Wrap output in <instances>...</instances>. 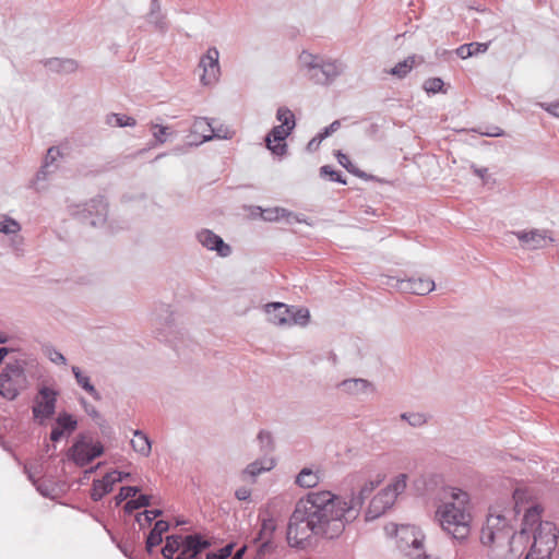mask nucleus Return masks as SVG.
Wrapping results in <instances>:
<instances>
[{
  "label": "nucleus",
  "instance_id": "nucleus-1",
  "mask_svg": "<svg viewBox=\"0 0 559 559\" xmlns=\"http://www.w3.org/2000/svg\"><path fill=\"white\" fill-rule=\"evenodd\" d=\"M542 506L528 504L525 492L516 489L508 506L491 507L480 540L489 547L490 559H518L528 546V527L539 519Z\"/></svg>",
  "mask_w": 559,
  "mask_h": 559
},
{
  "label": "nucleus",
  "instance_id": "nucleus-2",
  "mask_svg": "<svg viewBox=\"0 0 559 559\" xmlns=\"http://www.w3.org/2000/svg\"><path fill=\"white\" fill-rule=\"evenodd\" d=\"M334 493L328 490L309 492L297 501L287 525L290 547L305 548L312 537L334 539L345 530Z\"/></svg>",
  "mask_w": 559,
  "mask_h": 559
},
{
  "label": "nucleus",
  "instance_id": "nucleus-3",
  "mask_svg": "<svg viewBox=\"0 0 559 559\" xmlns=\"http://www.w3.org/2000/svg\"><path fill=\"white\" fill-rule=\"evenodd\" d=\"M468 502L467 492L454 487L443 488L442 503L436 511V519L441 528L455 539H464L469 534Z\"/></svg>",
  "mask_w": 559,
  "mask_h": 559
},
{
  "label": "nucleus",
  "instance_id": "nucleus-4",
  "mask_svg": "<svg viewBox=\"0 0 559 559\" xmlns=\"http://www.w3.org/2000/svg\"><path fill=\"white\" fill-rule=\"evenodd\" d=\"M531 537L532 543L525 559H550L558 545L559 531L556 525L548 521H542L540 514L536 524L528 527V542Z\"/></svg>",
  "mask_w": 559,
  "mask_h": 559
},
{
  "label": "nucleus",
  "instance_id": "nucleus-5",
  "mask_svg": "<svg viewBox=\"0 0 559 559\" xmlns=\"http://www.w3.org/2000/svg\"><path fill=\"white\" fill-rule=\"evenodd\" d=\"M299 63L306 71L307 78L314 84L329 85L338 78L344 66L337 60H324L322 57L302 51L299 55Z\"/></svg>",
  "mask_w": 559,
  "mask_h": 559
},
{
  "label": "nucleus",
  "instance_id": "nucleus-6",
  "mask_svg": "<svg viewBox=\"0 0 559 559\" xmlns=\"http://www.w3.org/2000/svg\"><path fill=\"white\" fill-rule=\"evenodd\" d=\"M392 527L395 533L397 548L408 559H438L427 554L424 547L425 534L419 527L409 524L399 526L392 524Z\"/></svg>",
  "mask_w": 559,
  "mask_h": 559
},
{
  "label": "nucleus",
  "instance_id": "nucleus-7",
  "mask_svg": "<svg viewBox=\"0 0 559 559\" xmlns=\"http://www.w3.org/2000/svg\"><path fill=\"white\" fill-rule=\"evenodd\" d=\"M382 478L376 480H366L357 490H352L346 496H338L334 493V500L338 506L343 520L346 524L354 522L360 514L366 499L380 485Z\"/></svg>",
  "mask_w": 559,
  "mask_h": 559
},
{
  "label": "nucleus",
  "instance_id": "nucleus-8",
  "mask_svg": "<svg viewBox=\"0 0 559 559\" xmlns=\"http://www.w3.org/2000/svg\"><path fill=\"white\" fill-rule=\"evenodd\" d=\"M382 478L376 480H366L357 490H352L346 496H338L334 493V500L338 506L343 520L346 524L354 522L360 514L366 499L380 485Z\"/></svg>",
  "mask_w": 559,
  "mask_h": 559
},
{
  "label": "nucleus",
  "instance_id": "nucleus-9",
  "mask_svg": "<svg viewBox=\"0 0 559 559\" xmlns=\"http://www.w3.org/2000/svg\"><path fill=\"white\" fill-rule=\"evenodd\" d=\"M276 118L282 123L275 126L265 138L266 147L277 156L286 153L287 144L285 139L290 134L295 128V116L287 107H280L276 112Z\"/></svg>",
  "mask_w": 559,
  "mask_h": 559
},
{
  "label": "nucleus",
  "instance_id": "nucleus-10",
  "mask_svg": "<svg viewBox=\"0 0 559 559\" xmlns=\"http://www.w3.org/2000/svg\"><path fill=\"white\" fill-rule=\"evenodd\" d=\"M26 388V376L20 361L7 364L0 372V395L9 401L15 400Z\"/></svg>",
  "mask_w": 559,
  "mask_h": 559
},
{
  "label": "nucleus",
  "instance_id": "nucleus-11",
  "mask_svg": "<svg viewBox=\"0 0 559 559\" xmlns=\"http://www.w3.org/2000/svg\"><path fill=\"white\" fill-rule=\"evenodd\" d=\"M59 392L50 386L43 385L34 397L32 413L34 419L44 425L56 413V405Z\"/></svg>",
  "mask_w": 559,
  "mask_h": 559
},
{
  "label": "nucleus",
  "instance_id": "nucleus-12",
  "mask_svg": "<svg viewBox=\"0 0 559 559\" xmlns=\"http://www.w3.org/2000/svg\"><path fill=\"white\" fill-rule=\"evenodd\" d=\"M103 453L104 447L99 441L93 442L91 438H86L84 435H81L69 449L68 456L78 466L83 467L94 459L100 456Z\"/></svg>",
  "mask_w": 559,
  "mask_h": 559
},
{
  "label": "nucleus",
  "instance_id": "nucleus-13",
  "mask_svg": "<svg viewBox=\"0 0 559 559\" xmlns=\"http://www.w3.org/2000/svg\"><path fill=\"white\" fill-rule=\"evenodd\" d=\"M108 205L103 197H97L80 206L76 214L93 227L102 226L107 218Z\"/></svg>",
  "mask_w": 559,
  "mask_h": 559
},
{
  "label": "nucleus",
  "instance_id": "nucleus-14",
  "mask_svg": "<svg viewBox=\"0 0 559 559\" xmlns=\"http://www.w3.org/2000/svg\"><path fill=\"white\" fill-rule=\"evenodd\" d=\"M511 234L519 239L522 248L525 250L543 249L547 246L548 242L554 241L550 233L545 229L534 228L531 230L511 231Z\"/></svg>",
  "mask_w": 559,
  "mask_h": 559
},
{
  "label": "nucleus",
  "instance_id": "nucleus-15",
  "mask_svg": "<svg viewBox=\"0 0 559 559\" xmlns=\"http://www.w3.org/2000/svg\"><path fill=\"white\" fill-rule=\"evenodd\" d=\"M219 51L216 47L207 49L206 53L200 59L199 67L203 70L201 82L204 85H210L218 80L219 68Z\"/></svg>",
  "mask_w": 559,
  "mask_h": 559
},
{
  "label": "nucleus",
  "instance_id": "nucleus-16",
  "mask_svg": "<svg viewBox=\"0 0 559 559\" xmlns=\"http://www.w3.org/2000/svg\"><path fill=\"white\" fill-rule=\"evenodd\" d=\"M395 500L393 499L392 493L385 491L384 489L380 490L370 501L366 513L365 520L367 522L373 521L385 513L393 504Z\"/></svg>",
  "mask_w": 559,
  "mask_h": 559
},
{
  "label": "nucleus",
  "instance_id": "nucleus-17",
  "mask_svg": "<svg viewBox=\"0 0 559 559\" xmlns=\"http://www.w3.org/2000/svg\"><path fill=\"white\" fill-rule=\"evenodd\" d=\"M197 238L203 247L209 250H215L223 258L231 253L230 246L225 243L222 237L210 229H202L198 233Z\"/></svg>",
  "mask_w": 559,
  "mask_h": 559
},
{
  "label": "nucleus",
  "instance_id": "nucleus-18",
  "mask_svg": "<svg viewBox=\"0 0 559 559\" xmlns=\"http://www.w3.org/2000/svg\"><path fill=\"white\" fill-rule=\"evenodd\" d=\"M338 386L347 395L359 397L369 395L376 392V386L372 382L362 378H352L343 380Z\"/></svg>",
  "mask_w": 559,
  "mask_h": 559
},
{
  "label": "nucleus",
  "instance_id": "nucleus-19",
  "mask_svg": "<svg viewBox=\"0 0 559 559\" xmlns=\"http://www.w3.org/2000/svg\"><path fill=\"white\" fill-rule=\"evenodd\" d=\"M121 481V476H116V473H107L102 479L93 481L91 498L94 501H99L104 496L111 492L115 484Z\"/></svg>",
  "mask_w": 559,
  "mask_h": 559
},
{
  "label": "nucleus",
  "instance_id": "nucleus-20",
  "mask_svg": "<svg viewBox=\"0 0 559 559\" xmlns=\"http://www.w3.org/2000/svg\"><path fill=\"white\" fill-rule=\"evenodd\" d=\"M435 287V282L429 277H412L400 282L402 290L421 296L429 294Z\"/></svg>",
  "mask_w": 559,
  "mask_h": 559
},
{
  "label": "nucleus",
  "instance_id": "nucleus-21",
  "mask_svg": "<svg viewBox=\"0 0 559 559\" xmlns=\"http://www.w3.org/2000/svg\"><path fill=\"white\" fill-rule=\"evenodd\" d=\"M267 321L275 325H289V308L282 302H271L265 305Z\"/></svg>",
  "mask_w": 559,
  "mask_h": 559
},
{
  "label": "nucleus",
  "instance_id": "nucleus-22",
  "mask_svg": "<svg viewBox=\"0 0 559 559\" xmlns=\"http://www.w3.org/2000/svg\"><path fill=\"white\" fill-rule=\"evenodd\" d=\"M274 466L275 463L272 459H259L248 464L246 468L242 471L241 475L243 479L250 478L251 480L254 481L259 475H261L264 472L271 471Z\"/></svg>",
  "mask_w": 559,
  "mask_h": 559
},
{
  "label": "nucleus",
  "instance_id": "nucleus-23",
  "mask_svg": "<svg viewBox=\"0 0 559 559\" xmlns=\"http://www.w3.org/2000/svg\"><path fill=\"white\" fill-rule=\"evenodd\" d=\"M192 132L201 134L202 140L200 143L209 142L213 139H227V134H214V128L207 118L199 117L192 124Z\"/></svg>",
  "mask_w": 559,
  "mask_h": 559
},
{
  "label": "nucleus",
  "instance_id": "nucleus-24",
  "mask_svg": "<svg viewBox=\"0 0 559 559\" xmlns=\"http://www.w3.org/2000/svg\"><path fill=\"white\" fill-rule=\"evenodd\" d=\"M211 547V542L200 534L187 535L183 537V555L193 554L199 556L203 550Z\"/></svg>",
  "mask_w": 559,
  "mask_h": 559
},
{
  "label": "nucleus",
  "instance_id": "nucleus-25",
  "mask_svg": "<svg viewBox=\"0 0 559 559\" xmlns=\"http://www.w3.org/2000/svg\"><path fill=\"white\" fill-rule=\"evenodd\" d=\"M169 530L168 522L164 520H159L155 522L154 527L150 532L146 538V550L147 552H152L153 548L159 545L163 542V534Z\"/></svg>",
  "mask_w": 559,
  "mask_h": 559
},
{
  "label": "nucleus",
  "instance_id": "nucleus-26",
  "mask_svg": "<svg viewBox=\"0 0 559 559\" xmlns=\"http://www.w3.org/2000/svg\"><path fill=\"white\" fill-rule=\"evenodd\" d=\"M72 373L78 385L87 392L95 401H99L102 399L100 393L92 384L90 377L83 373L78 366H72Z\"/></svg>",
  "mask_w": 559,
  "mask_h": 559
},
{
  "label": "nucleus",
  "instance_id": "nucleus-27",
  "mask_svg": "<svg viewBox=\"0 0 559 559\" xmlns=\"http://www.w3.org/2000/svg\"><path fill=\"white\" fill-rule=\"evenodd\" d=\"M320 481V476L318 471H313L311 468L305 467L302 468L296 476L295 484L301 488H313Z\"/></svg>",
  "mask_w": 559,
  "mask_h": 559
},
{
  "label": "nucleus",
  "instance_id": "nucleus-28",
  "mask_svg": "<svg viewBox=\"0 0 559 559\" xmlns=\"http://www.w3.org/2000/svg\"><path fill=\"white\" fill-rule=\"evenodd\" d=\"M146 20L150 24H152L155 28L160 32H165L167 29V23L165 21V16L162 13L159 2L157 0H152L150 12L146 15Z\"/></svg>",
  "mask_w": 559,
  "mask_h": 559
},
{
  "label": "nucleus",
  "instance_id": "nucleus-29",
  "mask_svg": "<svg viewBox=\"0 0 559 559\" xmlns=\"http://www.w3.org/2000/svg\"><path fill=\"white\" fill-rule=\"evenodd\" d=\"M132 449L143 455L148 456L151 454L152 444L150 438L141 430H134L133 439L131 440Z\"/></svg>",
  "mask_w": 559,
  "mask_h": 559
},
{
  "label": "nucleus",
  "instance_id": "nucleus-30",
  "mask_svg": "<svg viewBox=\"0 0 559 559\" xmlns=\"http://www.w3.org/2000/svg\"><path fill=\"white\" fill-rule=\"evenodd\" d=\"M262 217L263 219L269 222H276L282 218H287L289 221L290 217H293L294 221L297 223L305 222V219L301 218L299 215H296L283 207L266 209L262 212Z\"/></svg>",
  "mask_w": 559,
  "mask_h": 559
},
{
  "label": "nucleus",
  "instance_id": "nucleus-31",
  "mask_svg": "<svg viewBox=\"0 0 559 559\" xmlns=\"http://www.w3.org/2000/svg\"><path fill=\"white\" fill-rule=\"evenodd\" d=\"M179 549H183V537L181 535H169L162 548V555L165 559H173Z\"/></svg>",
  "mask_w": 559,
  "mask_h": 559
},
{
  "label": "nucleus",
  "instance_id": "nucleus-32",
  "mask_svg": "<svg viewBox=\"0 0 559 559\" xmlns=\"http://www.w3.org/2000/svg\"><path fill=\"white\" fill-rule=\"evenodd\" d=\"M45 66L53 72L70 73L76 69V62L72 59L51 58L46 60Z\"/></svg>",
  "mask_w": 559,
  "mask_h": 559
},
{
  "label": "nucleus",
  "instance_id": "nucleus-33",
  "mask_svg": "<svg viewBox=\"0 0 559 559\" xmlns=\"http://www.w3.org/2000/svg\"><path fill=\"white\" fill-rule=\"evenodd\" d=\"M406 485L407 475L402 473L395 476L392 481L384 488V490L392 493L393 499L396 500L397 496L406 489Z\"/></svg>",
  "mask_w": 559,
  "mask_h": 559
},
{
  "label": "nucleus",
  "instance_id": "nucleus-34",
  "mask_svg": "<svg viewBox=\"0 0 559 559\" xmlns=\"http://www.w3.org/2000/svg\"><path fill=\"white\" fill-rule=\"evenodd\" d=\"M416 56H409L404 61H401L395 67H393L390 73L401 79L405 78L414 68Z\"/></svg>",
  "mask_w": 559,
  "mask_h": 559
},
{
  "label": "nucleus",
  "instance_id": "nucleus-35",
  "mask_svg": "<svg viewBox=\"0 0 559 559\" xmlns=\"http://www.w3.org/2000/svg\"><path fill=\"white\" fill-rule=\"evenodd\" d=\"M106 123L111 127H134L136 121L134 118L121 115V114H110L106 117Z\"/></svg>",
  "mask_w": 559,
  "mask_h": 559
},
{
  "label": "nucleus",
  "instance_id": "nucleus-36",
  "mask_svg": "<svg viewBox=\"0 0 559 559\" xmlns=\"http://www.w3.org/2000/svg\"><path fill=\"white\" fill-rule=\"evenodd\" d=\"M56 424L59 428H61L64 432L71 433L78 427L76 419L69 413H60L56 419Z\"/></svg>",
  "mask_w": 559,
  "mask_h": 559
},
{
  "label": "nucleus",
  "instance_id": "nucleus-37",
  "mask_svg": "<svg viewBox=\"0 0 559 559\" xmlns=\"http://www.w3.org/2000/svg\"><path fill=\"white\" fill-rule=\"evenodd\" d=\"M21 230V225L12 217L1 214L0 215V233L4 235H14Z\"/></svg>",
  "mask_w": 559,
  "mask_h": 559
},
{
  "label": "nucleus",
  "instance_id": "nucleus-38",
  "mask_svg": "<svg viewBox=\"0 0 559 559\" xmlns=\"http://www.w3.org/2000/svg\"><path fill=\"white\" fill-rule=\"evenodd\" d=\"M289 325H306L309 320V311L305 308H289Z\"/></svg>",
  "mask_w": 559,
  "mask_h": 559
},
{
  "label": "nucleus",
  "instance_id": "nucleus-39",
  "mask_svg": "<svg viewBox=\"0 0 559 559\" xmlns=\"http://www.w3.org/2000/svg\"><path fill=\"white\" fill-rule=\"evenodd\" d=\"M151 504V496L148 495H140L136 499H131L127 501L123 509L124 512L131 514L134 510L146 508Z\"/></svg>",
  "mask_w": 559,
  "mask_h": 559
},
{
  "label": "nucleus",
  "instance_id": "nucleus-40",
  "mask_svg": "<svg viewBox=\"0 0 559 559\" xmlns=\"http://www.w3.org/2000/svg\"><path fill=\"white\" fill-rule=\"evenodd\" d=\"M336 158H337V162L347 170L349 171L350 174L359 177V178H365L366 174L361 170H359L349 159V157L342 153L341 151H338L336 153Z\"/></svg>",
  "mask_w": 559,
  "mask_h": 559
},
{
  "label": "nucleus",
  "instance_id": "nucleus-41",
  "mask_svg": "<svg viewBox=\"0 0 559 559\" xmlns=\"http://www.w3.org/2000/svg\"><path fill=\"white\" fill-rule=\"evenodd\" d=\"M275 530L276 523L273 519L263 520L257 539H272Z\"/></svg>",
  "mask_w": 559,
  "mask_h": 559
},
{
  "label": "nucleus",
  "instance_id": "nucleus-42",
  "mask_svg": "<svg viewBox=\"0 0 559 559\" xmlns=\"http://www.w3.org/2000/svg\"><path fill=\"white\" fill-rule=\"evenodd\" d=\"M444 83L440 78H429L424 82L423 88L428 94H436L439 92L445 93L443 91Z\"/></svg>",
  "mask_w": 559,
  "mask_h": 559
},
{
  "label": "nucleus",
  "instance_id": "nucleus-43",
  "mask_svg": "<svg viewBox=\"0 0 559 559\" xmlns=\"http://www.w3.org/2000/svg\"><path fill=\"white\" fill-rule=\"evenodd\" d=\"M401 419L408 423L412 427H421L427 423V418L421 413H402Z\"/></svg>",
  "mask_w": 559,
  "mask_h": 559
},
{
  "label": "nucleus",
  "instance_id": "nucleus-44",
  "mask_svg": "<svg viewBox=\"0 0 559 559\" xmlns=\"http://www.w3.org/2000/svg\"><path fill=\"white\" fill-rule=\"evenodd\" d=\"M139 487L136 486H126L121 487L119 493L115 497L116 506H119L128 498H133L139 492Z\"/></svg>",
  "mask_w": 559,
  "mask_h": 559
},
{
  "label": "nucleus",
  "instance_id": "nucleus-45",
  "mask_svg": "<svg viewBox=\"0 0 559 559\" xmlns=\"http://www.w3.org/2000/svg\"><path fill=\"white\" fill-rule=\"evenodd\" d=\"M53 173V169H51L50 165L48 162L44 163V165L41 166L40 170L37 173L36 175V178L34 180V186L36 188V190H41L44 189L43 186H40V181H45L48 179V177Z\"/></svg>",
  "mask_w": 559,
  "mask_h": 559
},
{
  "label": "nucleus",
  "instance_id": "nucleus-46",
  "mask_svg": "<svg viewBox=\"0 0 559 559\" xmlns=\"http://www.w3.org/2000/svg\"><path fill=\"white\" fill-rule=\"evenodd\" d=\"M320 175H321L322 177L329 176V179H330L331 181L340 182V183H343V185H345V183H346V180H345V179H343V177H342L341 173H338V171H336V170L332 169V168H331V166H329V165L322 166V167L320 168Z\"/></svg>",
  "mask_w": 559,
  "mask_h": 559
},
{
  "label": "nucleus",
  "instance_id": "nucleus-47",
  "mask_svg": "<svg viewBox=\"0 0 559 559\" xmlns=\"http://www.w3.org/2000/svg\"><path fill=\"white\" fill-rule=\"evenodd\" d=\"M45 353L51 362L63 366L67 365V358L55 347H46Z\"/></svg>",
  "mask_w": 559,
  "mask_h": 559
},
{
  "label": "nucleus",
  "instance_id": "nucleus-48",
  "mask_svg": "<svg viewBox=\"0 0 559 559\" xmlns=\"http://www.w3.org/2000/svg\"><path fill=\"white\" fill-rule=\"evenodd\" d=\"M258 441L263 451H270L273 449V439L272 435L269 431L261 430L258 433Z\"/></svg>",
  "mask_w": 559,
  "mask_h": 559
},
{
  "label": "nucleus",
  "instance_id": "nucleus-49",
  "mask_svg": "<svg viewBox=\"0 0 559 559\" xmlns=\"http://www.w3.org/2000/svg\"><path fill=\"white\" fill-rule=\"evenodd\" d=\"M162 510L155 509V510H145L143 513H140L136 516V521L140 523V525H143L142 523V515H144V522L145 524H150L155 518L162 515Z\"/></svg>",
  "mask_w": 559,
  "mask_h": 559
},
{
  "label": "nucleus",
  "instance_id": "nucleus-50",
  "mask_svg": "<svg viewBox=\"0 0 559 559\" xmlns=\"http://www.w3.org/2000/svg\"><path fill=\"white\" fill-rule=\"evenodd\" d=\"M152 127H153V129H156V131L153 132L155 140L160 144L165 143L168 127H164V126H159V124H153Z\"/></svg>",
  "mask_w": 559,
  "mask_h": 559
},
{
  "label": "nucleus",
  "instance_id": "nucleus-51",
  "mask_svg": "<svg viewBox=\"0 0 559 559\" xmlns=\"http://www.w3.org/2000/svg\"><path fill=\"white\" fill-rule=\"evenodd\" d=\"M258 542H261L260 546H259V550H258V554L259 556L261 555H264L266 552H270L274 549V544L272 542V539H254V543H258Z\"/></svg>",
  "mask_w": 559,
  "mask_h": 559
},
{
  "label": "nucleus",
  "instance_id": "nucleus-52",
  "mask_svg": "<svg viewBox=\"0 0 559 559\" xmlns=\"http://www.w3.org/2000/svg\"><path fill=\"white\" fill-rule=\"evenodd\" d=\"M455 53L461 59H466L472 57V50L469 47V44L461 45L459 48L455 49Z\"/></svg>",
  "mask_w": 559,
  "mask_h": 559
},
{
  "label": "nucleus",
  "instance_id": "nucleus-53",
  "mask_svg": "<svg viewBox=\"0 0 559 559\" xmlns=\"http://www.w3.org/2000/svg\"><path fill=\"white\" fill-rule=\"evenodd\" d=\"M235 496L240 501H247L251 496V490L247 487H240L235 491Z\"/></svg>",
  "mask_w": 559,
  "mask_h": 559
},
{
  "label": "nucleus",
  "instance_id": "nucleus-54",
  "mask_svg": "<svg viewBox=\"0 0 559 559\" xmlns=\"http://www.w3.org/2000/svg\"><path fill=\"white\" fill-rule=\"evenodd\" d=\"M472 56L485 52L488 49V44L486 43H471L469 44Z\"/></svg>",
  "mask_w": 559,
  "mask_h": 559
},
{
  "label": "nucleus",
  "instance_id": "nucleus-55",
  "mask_svg": "<svg viewBox=\"0 0 559 559\" xmlns=\"http://www.w3.org/2000/svg\"><path fill=\"white\" fill-rule=\"evenodd\" d=\"M233 547L234 546L229 544L221 548L218 552H215L216 559H228L231 556Z\"/></svg>",
  "mask_w": 559,
  "mask_h": 559
},
{
  "label": "nucleus",
  "instance_id": "nucleus-56",
  "mask_svg": "<svg viewBox=\"0 0 559 559\" xmlns=\"http://www.w3.org/2000/svg\"><path fill=\"white\" fill-rule=\"evenodd\" d=\"M82 404L84 406L85 412L94 419L99 418L100 414L99 412L91 404L86 403L85 401H82Z\"/></svg>",
  "mask_w": 559,
  "mask_h": 559
},
{
  "label": "nucleus",
  "instance_id": "nucleus-57",
  "mask_svg": "<svg viewBox=\"0 0 559 559\" xmlns=\"http://www.w3.org/2000/svg\"><path fill=\"white\" fill-rule=\"evenodd\" d=\"M341 127V122L338 120H334L330 126L324 128L323 135H332L334 132H336Z\"/></svg>",
  "mask_w": 559,
  "mask_h": 559
},
{
  "label": "nucleus",
  "instance_id": "nucleus-58",
  "mask_svg": "<svg viewBox=\"0 0 559 559\" xmlns=\"http://www.w3.org/2000/svg\"><path fill=\"white\" fill-rule=\"evenodd\" d=\"M472 169L476 176H478L484 182H486L488 169L485 167H476L475 165L472 166Z\"/></svg>",
  "mask_w": 559,
  "mask_h": 559
},
{
  "label": "nucleus",
  "instance_id": "nucleus-59",
  "mask_svg": "<svg viewBox=\"0 0 559 559\" xmlns=\"http://www.w3.org/2000/svg\"><path fill=\"white\" fill-rule=\"evenodd\" d=\"M66 432L58 426L52 428L50 432V440L53 442L59 441Z\"/></svg>",
  "mask_w": 559,
  "mask_h": 559
},
{
  "label": "nucleus",
  "instance_id": "nucleus-60",
  "mask_svg": "<svg viewBox=\"0 0 559 559\" xmlns=\"http://www.w3.org/2000/svg\"><path fill=\"white\" fill-rule=\"evenodd\" d=\"M545 110L559 118V103H552L545 107Z\"/></svg>",
  "mask_w": 559,
  "mask_h": 559
},
{
  "label": "nucleus",
  "instance_id": "nucleus-61",
  "mask_svg": "<svg viewBox=\"0 0 559 559\" xmlns=\"http://www.w3.org/2000/svg\"><path fill=\"white\" fill-rule=\"evenodd\" d=\"M55 153H58V151H56L55 147H50L48 150V152H47L46 157H45V163L48 162L49 165L51 166L53 160H55V158H56Z\"/></svg>",
  "mask_w": 559,
  "mask_h": 559
},
{
  "label": "nucleus",
  "instance_id": "nucleus-62",
  "mask_svg": "<svg viewBox=\"0 0 559 559\" xmlns=\"http://www.w3.org/2000/svg\"><path fill=\"white\" fill-rule=\"evenodd\" d=\"M485 134L488 136H501V135H503V131L499 127H493V128H491L490 131L485 132Z\"/></svg>",
  "mask_w": 559,
  "mask_h": 559
},
{
  "label": "nucleus",
  "instance_id": "nucleus-63",
  "mask_svg": "<svg viewBox=\"0 0 559 559\" xmlns=\"http://www.w3.org/2000/svg\"><path fill=\"white\" fill-rule=\"evenodd\" d=\"M320 144H321V143H319V141H318L316 138H312V139L309 141V143H308V145H307V148H308V151L313 152V151L318 150V147H319V145H320Z\"/></svg>",
  "mask_w": 559,
  "mask_h": 559
},
{
  "label": "nucleus",
  "instance_id": "nucleus-64",
  "mask_svg": "<svg viewBox=\"0 0 559 559\" xmlns=\"http://www.w3.org/2000/svg\"><path fill=\"white\" fill-rule=\"evenodd\" d=\"M179 556H183L185 559H198V556L188 552L183 555V549L180 551Z\"/></svg>",
  "mask_w": 559,
  "mask_h": 559
}]
</instances>
